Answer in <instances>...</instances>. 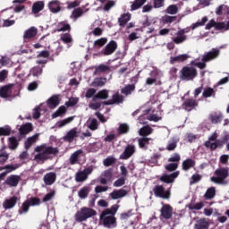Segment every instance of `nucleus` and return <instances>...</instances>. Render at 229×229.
Wrapping results in <instances>:
<instances>
[{
  "instance_id": "nucleus-25",
  "label": "nucleus",
  "mask_w": 229,
  "mask_h": 229,
  "mask_svg": "<svg viewBox=\"0 0 229 229\" xmlns=\"http://www.w3.org/2000/svg\"><path fill=\"white\" fill-rule=\"evenodd\" d=\"M20 181H21V177L19 175H10L5 180V183L10 187H17V185H19Z\"/></svg>"
},
{
  "instance_id": "nucleus-37",
  "label": "nucleus",
  "mask_w": 229,
  "mask_h": 229,
  "mask_svg": "<svg viewBox=\"0 0 229 229\" xmlns=\"http://www.w3.org/2000/svg\"><path fill=\"white\" fill-rule=\"evenodd\" d=\"M42 10H44V3L42 1L34 3L32 6L33 13H38V12H42Z\"/></svg>"
},
{
  "instance_id": "nucleus-35",
  "label": "nucleus",
  "mask_w": 229,
  "mask_h": 229,
  "mask_svg": "<svg viewBox=\"0 0 229 229\" xmlns=\"http://www.w3.org/2000/svg\"><path fill=\"white\" fill-rule=\"evenodd\" d=\"M196 165V162L192 159H186L182 162V169L183 171H189V169H191V167H194Z\"/></svg>"
},
{
  "instance_id": "nucleus-24",
  "label": "nucleus",
  "mask_w": 229,
  "mask_h": 229,
  "mask_svg": "<svg viewBox=\"0 0 229 229\" xmlns=\"http://www.w3.org/2000/svg\"><path fill=\"white\" fill-rule=\"evenodd\" d=\"M108 182H112V170H106L100 176L102 185H106Z\"/></svg>"
},
{
  "instance_id": "nucleus-6",
  "label": "nucleus",
  "mask_w": 229,
  "mask_h": 229,
  "mask_svg": "<svg viewBox=\"0 0 229 229\" xmlns=\"http://www.w3.org/2000/svg\"><path fill=\"white\" fill-rule=\"evenodd\" d=\"M198 76V71L196 68L191 66H185L181 71V78L185 80L186 81H191V80H194Z\"/></svg>"
},
{
  "instance_id": "nucleus-28",
  "label": "nucleus",
  "mask_w": 229,
  "mask_h": 229,
  "mask_svg": "<svg viewBox=\"0 0 229 229\" xmlns=\"http://www.w3.org/2000/svg\"><path fill=\"white\" fill-rule=\"evenodd\" d=\"M81 157H83V150L79 149L71 156L70 163L72 165H74V164H78V160H80Z\"/></svg>"
},
{
  "instance_id": "nucleus-19",
  "label": "nucleus",
  "mask_w": 229,
  "mask_h": 229,
  "mask_svg": "<svg viewBox=\"0 0 229 229\" xmlns=\"http://www.w3.org/2000/svg\"><path fill=\"white\" fill-rule=\"evenodd\" d=\"M116 49H117V43H115V41L109 42L104 49L105 56H109V55H113Z\"/></svg>"
},
{
  "instance_id": "nucleus-46",
  "label": "nucleus",
  "mask_w": 229,
  "mask_h": 229,
  "mask_svg": "<svg viewBox=\"0 0 229 229\" xmlns=\"http://www.w3.org/2000/svg\"><path fill=\"white\" fill-rule=\"evenodd\" d=\"M67 112V108L65 106H62L58 108V110L52 114L53 119H56V117H60V115H64Z\"/></svg>"
},
{
  "instance_id": "nucleus-49",
  "label": "nucleus",
  "mask_w": 229,
  "mask_h": 229,
  "mask_svg": "<svg viewBox=\"0 0 229 229\" xmlns=\"http://www.w3.org/2000/svg\"><path fill=\"white\" fill-rule=\"evenodd\" d=\"M208 21V18L207 16L203 17L200 21H197L191 25V30H196V28H199V26H205Z\"/></svg>"
},
{
  "instance_id": "nucleus-38",
  "label": "nucleus",
  "mask_w": 229,
  "mask_h": 229,
  "mask_svg": "<svg viewBox=\"0 0 229 229\" xmlns=\"http://www.w3.org/2000/svg\"><path fill=\"white\" fill-rule=\"evenodd\" d=\"M189 59V55L182 54L174 57H171V64H174V62H185V60Z\"/></svg>"
},
{
  "instance_id": "nucleus-36",
  "label": "nucleus",
  "mask_w": 229,
  "mask_h": 229,
  "mask_svg": "<svg viewBox=\"0 0 229 229\" xmlns=\"http://www.w3.org/2000/svg\"><path fill=\"white\" fill-rule=\"evenodd\" d=\"M209 120L214 124H217V123H221V121L223 120V114L217 113L211 114L209 115Z\"/></svg>"
},
{
  "instance_id": "nucleus-17",
  "label": "nucleus",
  "mask_w": 229,
  "mask_h": 229,
  "mask_svg": "<svg viewBox=\"0 0 229 229\" xmlns=\"http://www.w3.org/2000/svg\"><path fill=\"white\" fill-rule=\"evenodd\" d=\"M16 205L17 197L15 196L9 198L3 202V208H4V210H10L13 208V207H15Z\"/></svg>"
},
{
  "instance_id": "nucleus-30",
  "label": "nucleus",
  "mask_w": 229,
  "mask_h": 229,
  "mask_svg": "<svg viewBox=\"0 0 229 229\" xmlns=\"http://www.w3.org/2000/svg\"><path fill=\"white\" fill-rule=\"evenodd\" d=\"M21 135H28L30 131H33V125L31 123H25L19 129Z\"/></svg>"
},
{
  "instance_id": "nucleus-29",
  "label": "nucleus",
  "mask_w": 229,
  "mask_h": 229,
  "mask_svg": "<svg viewBox=\"0 0 229 229\" xmlns=\"http://www.w3.org/2000/svg\"><path fill=\"white\" fill-rule=\"evenodd\" d=\"M39 133L34 134L31 137H29L27 140L25 141V148L29 149V148H31L33 144H35L38 140Z\"/></svg>"
},
{
  "instance_id": "nucleus-7",
  "label": "nucleus",
  "mask_w": 229,
  "mask_h": 229,
  "mask_svg": "<svg viewBox=\"0 0 229 229\" xmlns=\"http://www.w3.org/2000/svg\"><path fill=\"white\" fill-rule=\"evenodd\" d=\"M37 205H40V199L37 198H31L23 202L21 206V210L19 211V214L22 216V214H27L30 210V207H36Z\"/></svg>"
},
{
  "instance_id": "nucleus-60",
  "label": "nucleus",
  "mask_w": 229,
  "mask_h": 229,
  "mask_svg": "<svg viewBox=\"0 0 229 229\" xmlns=\"http://www.w3.org/2000/svg\"><path fill=\"white\" fill-rule=\"evenodd\" d=\"M150 139L149 138H140L138 140L140 148H146V144L149 143Z\"/></svg>"
},
{
  "instance_id": "nucleus-2",
  "label": "nucleus",
  "mask_w": 229,
  "mask_h": 229,
  "mask_svg": "<svg viewBox=\"0 0 229 229\" xmlns=\"http://www.w3.org/2000/svg\"><path fill=\"white\" fill-rule=\"evenodd\" d=\"M228 176V168H218L215 171V176L211 177V182L217 185H228V181L226 180Z\"/></svg>"
},
{
  "instance_id": "nucleus-5",
  "label": "nucleus",
  "mask_w": 229,
  "mask_h": 229,
  "mask_svg": "<svg viewBox=\"0 0 229 229\" xmlns=\"http://www.w3.org/2000/svg\"><path fill=\"white\" fill-rule=\"evenodd\" d=\"M100 219L103 221V225L106 228H115L117 226L115 216L108 213V211H103L100 215Z\"/></svg>"
},
{
  "instance_id": "nucleus-56",
  "label": "nucleus",
  "mask_w": 229,
  "mask_h": 229,
  "mask_svg": "<svg viewBox=\"0 0 229 229\" xmlns=\"http://www.w3.org/2000/svg\"><path fill=\"white\" fill-rule=\"evenodd\" d=\"M19 165H6L2 169H4L7 174H10V173H13V171H15V169H18Z\"/></svg>"
},
{
  "instance_id": "nucleus-53",
  "label": "nucleus",
  "mask_w": 229,
  "mask_h": 229,
  "mask_svg": "<svg viewBox=\"0 0 229 229\" xmlns=\"http://www.w3.org/2000/svg\"><path fill=\"white\" fill-rule=\"evenodd\" d=\"M81 15H83V10H81V8H77L73 10L71 18L76 21V19H78V17H81Z\"/></svg>"
},
{
  "instance_id": "nucleus-8",
  "label": "nucleus",
  "mask_w": 229,
  "mask_h": 229,
  "mask_svg": "<svg viewBox=\"0 0 229 229\" xmlns=\"http://www.w3.org/2000/svg\"><path fill=\"white\" fill-rule=\"evenodd\" d=\"M92 171H94V166H89L82 171L78 172L75 174V181L78 182H85V180L89 178V174H92Z\"/></svg>"
},
{
  "instance_id": "nucleus-13",
  "label": "nucleus",
  "mask_w": 229,
  "mask_h": 229,
  "mask_svg": "<svg viewBox=\"0 0 229 229\" xmlns=\"http://www.w3.org/2000/svg\"><path fill=\"white\" fill-rule=\"evenodd\" d=\"M185 33H189V29H182L176 33V37L173 39L174 44H182L187 40Z\"/></svg>"
},
{
  "instance_id": "nucleus-16",
  "label": "nucleus",
  "mask_w": 229,
  "mask_h": 229,
  "mask_svg": "<svg viewBox=\"0 0 229 229\" xmlns=\"http://www.w3.org/2000/svg\"><path fill=\"white\" fill-rule=\"evenodd\" d=\"M38 33V29H37L36 27H30L24 31L23 38L24 40H30V38H35Z\"/></svg>"
},
{
  "instance_id": "nucleus-11",
  "label": "nucleus",
  "mask_w": 229,
  "mask_h": 229,
  "mask_svg": "<svg viewBox=\"0 0 229 229\" xmlns=\"http://www.w3.org/2000/svg\"><path fill=\"white\" fill-rule=\"evenodd\" d=\"M156 196L162 198L163 199H169L171 193L169 191H165L163 186H156L154 189Z\"/></svg>"
},
{
  "instance_id": "nucleus-45",
  "label": "nucleus",
  "mask_w": 229,
  "mask_h": 229,
  "mask_svg": "<svg viewBox=\"0 0 229 229\" xmlns=\"http://www.w3.org/2000/svg\"><path fill=\"white\" fill-rule=\"evenodd\" d=\"M133 90H135V85L130 84L122 89V94H124L125 96H130V94H131Z\"/></svg>"
},
{
  "instance_id": "nucleus-34",
  "label": "nucleus",
  "mask_w": 229,
  "mask_h": 229,
  "mask_svg": "<svg viewBox=\"0 0 229 229\" xmlns=\"http://www.w3.org/2000/svg\"><path fill=\"white\" fill-rule=\"evenodd\" d=\"M96 99H108V90L102 89V90L98 91V94H96L93 97V101H95Z\"/></svg>"
},
{
  "instance_id": "nucleus-48",
  "label": "nucleus",
  "mask_w": 229,
  "mask_h": 229,
  "mask_svg": "<svg viewBox=\"0 0 229 229\" xmlns=\"http://www.w3.org/2000/svg\"><path fill=\"white\" fill-rule=\"evenodd\" d=\"M216 13L217 15H223V13H229V8L226 5L222 4L216 8Z\"/></svg>"
},
{
  "instance_id": "nucleus-39",
  "label": "nucleus",
  "mask_w": 229,
  "mask_h": 229,
  "mask_svg": "<svg viewBox=\"0 0 229 229\" xmlns=\"http://www.w3.org/2000/svg\"><path fill=\"white\" fill-rule=\"evenodd\" d=\"M165 12L168 15H176V13H178V5L171 4L165 9Z\"/></svg>"
},
{
  "instance_id": "nucleus-52",
  "label": "nucleus",
  "mask_w": 229,
  "mask_h": 229,
  "mask_svg": "<svg viewBox=\"0 0 229 229\" xmlns=\"http://www.w3.org/2000/svg\"><path fill=\"white\" fill-rule=\"evenodd\" d=\"M148 0H136L131 6V10H139Z\"/></svg>"
},
{
  "instance_id": "nucleus-55",
  "label": "nucleus",
  "mask_w": 229,
  "mask_h": 229,
  "mask_svg": "<svg viewBox=\"0 0 229 229\" xmlns=\"http://www.w3.org/2000/svg\"><path fill=\"white\" fill-rule=\"evenodd\" d=\"M118 131L121 134L128 133L130 131V126L126 123H122L118 128Z\"/></svg>"
},
{
  "instance_id": "nucleus-12",
  "label": "nucleus",
  "mask_w": 229,
  "mask_h": 229,
  "mask_svg": "<svg viewBox=\"0 0 229 229\" xmlns=\"http://www.w3.org/2000/svg\"><path fill=\"white\" fill-rule=\"evenodd\" d=\"M163 207L161 208V216L164 219H171L173 217V207L168 204L162 203Z\"/></svg>"
},
{
  "instance_id": "nucleus-62",
  "label": "nucleus",
  "mask_w": 229,
  "mask_h": 229,
  "mask_svg": "<svg viewBox=\"0 0 229 229\" xmlns=\"http://www.w3.org/2000/svg\"><path fill=\"white\" fill-rule=\"evenodd\" d=\"M78 101H80V98H71L69 101L65 103V106H74V105H78Z\"/></svg>"
},
{
  "instance_id": "nucleus-54",
  "label": "nucleus",
  "mask_w": 229,
  "mask_h": 229,
  "mask_svg": "<svg viewBox=\"0 0 229 229\" xmlns=\"http://www.w3.org/2000/svg\"><path fill=\"white\" fill-rule=\"evenodd\" d=\"M30 74L36 78H38L42 74V69L39 66H36L30 70Z\"/></svg>"
},
{
  "instance_id": "nucleus-41",
  "label": "nucleus",
  "mask_w": 229,
  "mask_h": 229,
  "mask_svg": "<svg viewBox=\"0 0 229 229\" xmlns=\"http://www.w3.org/2000/svg\"><path fill=\"white\" fill-rule=\"evenodd\" d=\"M13 64V63L12 62V60H10V58L2 56V58L0 59V69L1 67H12Z\"/></svg>"
},
{
  "instance_id": "nucleus-32",
  "label": "nucleus",
  "mask_w": 229,
  "mask_h": 229,
  "mask_svg": "<svg viewBox=\"0 0 229 229\" xmlns=\"http://www.w3.org/2000/svg\"><path fill=\"white\" fill-rule=\"evenodd\" d=\"M208 221L207 219L202 218L196 222L194 225V229H208Z\"/></svg>"
},
{
  "instance_id": "nucleus-3",
  "label": "nucleus",
  "mask_w": 229,
  "mask_h": 229,
  "mask_svg": "<svg viewBox=\"0 0 229 229\" xmlns=\"http://www.w3.org/2000/svg\"><path fill=\"white\" fill-rule=\"evenodd\" d=\"M96 214L97 212L95 209L86 207L81 208V210L75 214V221L78 223H83V221H87L88 219H90V217H94Z\"/></svg>"
},
{
  "instance_id": "nucleus-42",
  "label": "nucleus",
  "mask_w": 229,
  "mask_h": 229,
  "mask_svg": "<svg viewBox=\"0 0 229 229\" xmlns=\"http://www.w3.org/2000/svg\"><path fill=\"white\" fill-rule=\"evenodd\" d=\"M216 196V188L210 187L207 190L204 198L206 199H212Z\"/></svg>"
},
{
  "instance_id": "nucleus-61",
  "label": "nucleus",
  "mask_w": 229,
  "mask_h": 229,
  "mask_svg": "<svg viewBox=\"0 0 229 229\" xmlns=\"http://www.w3.org/2000/svg\"><path fill=\"white\" fill-rule=\"evenodd\" d=\"M10 148L15 149L19 146V141L14 137L9 138Z\"/></svg>"
},
{
  "instance_id": "nucleus-58",
  "label": "nucleus",
  "mask_w": 229,
  "mask_h": 229,
  "mask_svg": "<svg viewBox=\"0 0 229 229\" xmlns=\"http://www.w3.org/2000/svg\"><path fill=\"white\" fill-rule=\"evenodd\" d=\"M43 106H44V104H41L39 106L34 108L33 110L34 119H38V117H40V110H42Z\"/></svg>"
},
{
  "instance_id": "nucleus-10",
  "label": "nucleus",
  "mask_w": 229,
  "mask_h": 229,
  "mask_svg": "<svg viewBox=\"0 0 229 229\" xmlns=\"http://www.w3.org/2000/svg\"><path fill=\"white\" fill-rule=\"evenodd\" d=\"M47 7L52 13H60L62 12V3L60 0H51L48 2Z\"/></svg>"
},
{
  "instance_id": "nucleus-23",
  "label": "nucleus",
  "mask_w": 229,
  "mask_h": 229,
  "mask_svg": "<svg viewBox=\"0 0 229 229\" xmlns=\"http://www.w3.org/2000/svg\"><path fill=\"white\" fill-rule=\"evenodd\" d=\"M43 182L47 185H53V183H55V182H56V174H55L53 172L46 174L43 177Z\"/></svg>"
},
{
  "instance_id": "nucleus-63",
  "label": "nucleus",
  "mask_w": 229,
  "mask_h": 229,
  "mask_svg": "<svg viewBox=\"0 0 229 229\" xmlns=\"http://www.w3.org/2000/svg\"><path fill=\"white\" fill-rule=\"evenodd\" d=\"M181 159L182 157H180V154L174 153L170 157V158L168 159V162H175V164H178V162H180Z\"/></svg>"
},
{
  "instance_id": "nucleus-50",
  "label": "nucleus",
  "mask_w": 229,
  "mask_h": 229,
  "mask_svg": "<svg viewBox=\"0 0 229 229\" xmlns=\"http://www.w3.org/2000/svg\"><path fill=\"white\" fill-rule=\"evenodd\" d=\"M176 144H178V140L174 138H173L172 140H170L168 141V145L166 147V149L168 151H174V149H176Z\"/></svg>"
},
{
  "instance_id": "nucleus-26",
  "label": "nucleus",
  "mask_w": 229,
  "mask_h": 229,
  "mask_svg": "<svg viewBox=\"0 0 229 229\" xmlns=\"http://www.w3.org/2000/svg\"><path fill=\"white\" fill-rule=\"evenodd\" d=\"M180 172H174L172 174H165L161 177V182H165V183H173L175 178H178Z\"/></svg>"
},
{
  "instance_id": "nucleus-31",
  "label": "nucleus",
  "mask_w": 229,
  "mask_h": 229,
  "mask_svg": "<svg viewBox=\"0 0 229 229\" xmlns=\"http://www.w3.org/2000/svg\"><path fill=\"white\" fill-rule=\"evenodd\" d=\"M74 121V116H70L66 119L56 122L55 128H64V126H67V124H71Z\"/></svg>"
},
{
  "instance_id": "nucleus-47",
  "label": "nucleus",
  "mask_w": 229,
  "mask_h": 229,
  "mask_svg": "<svg viewBox=\"0 0 229 229\" xmlns=\"http://www.w3.org/2000/svg\"><path fill=\"white\" fill-rule=\"evenodd\" d=\"M216 30H224V31H228V30H229V21H228L216 22Z\"/></svg>"
},
{
  "instance_id": "nucleus-9",
  "label": "nucleus",
  "mask_w": 229,
  "mask_h": 229,
  "mask_svg": "<svg viewBox=\"0 0 229 229\" xmlns=\"http://www.w3.org/2000/svg\"><path fill=\"white\" fill-rule=\"evenodd\" d=\"M216 139H217V132H214L209 138L208 140H207L205 142V146L206 148H209V149H216V148H219V146H221V140H216V142H214V140H216Z\"/></svg>"
},
{
  "instance_id": "nucleus-57",
  "label": "nucleus",
  "mask_w": 229,
  "mask_h": 229,
  "mask_svg": "<svg viewBox=\"0 0 229 229\" xmlns=\"http://www.w3.org/2000/svg\"><path fill=\"white\" fill-rule=\"evenodd\" d=\"M12 133V129L9 126L0 127V136H8Z\"/></svg>"
},
{
  "instance_id": "nucleus-18",
  "label": "nucleus",
  "mask_w": 229,
  "mask_h": 229,
  "mask_svg": "<svg viewBox=\"0 0 229 229\" xmlns=\"http://www.w3.org/2000/svg\"><path fill=\"white\" fill-rule=\"evenodd\" d=\"M128 191L124 189L114 190L109 194L110 198L113 199H121V198L126 197Z\"/></svg>"
},
{
  "instance_id": "nucleus-15",
  "label": "nucleus",
  "mask_w": 229,
  "mask_h": 229,
  "mask_svg": "<svg viewBox=\"0 0 229 229\" xmlns=\"http://www.w3.org/2000/svg\"><path fill=\"white\" fill-rule=\"evenodd\" d=\"M133 153H135V146L128 145L124 151L120 155V158L122 160H128V158L133 156Z\"/></svg>"
},
{
  "instance_id": "nucleus-51",
  "label": "nucleus",
  "mask_w": 229,
  "mask_h": 229,
  "mask_svg": "<svg viewBox=\"0 0 229 229\" xmlns=\"http://www.w3.org/2000/svg\"><path fill=\"white\" fill-rule=\"evenodd\" d=\"M131 18V16L130 15V13L122 15L118 20L120 26H124V24H126V22H128Z\"/></svg>"
},
{
  "instance_id": "nucleus-20",
  "label": "nucleus",
  "mask_w": 229,
  "mask_h": 229,
  "mask_svg": "<svg viewBox=\"0 0 229 229\" xmlns=\"http://www.w3.org/2000/svg\"><path fill=\"white\" fill-rule=\"evenodd\" d=\"M13 88V84H8L0 88V98H10V94H12Z\"/></svg>"
},
{
  "instance_id": "nucleus-22",
  "label": "nucleus",
  "mask_w": 229,
  "mask_h": 229,
  "mask_svg": "<svg viewBox=\"0 0 229 229\" xmlns=\"http://www.w3.org/2000/svg\"><path fill=\"white\" fill-rule=\"evenodd\" d=\"M123 101H124L123 95H119V93H116L113 95L112 99L107 100L104 103V105H119L120 103H123Z\"/></svg>"
},
{
  "instance_id": "nucleus-64",
  "label": "nucleus",
  "mask_w": 229,
  "mask_h": 229,
  "mask_svg": "<svg viewBox=\"0 0 229 229\" xmlns=\"http://www.w3.org/2000/svg\"><path fill=\"white\" fill-rule=\"evenodd\" d=\"M89 130H92L94 131L98 128V120L96 119L89 120Z\"/></svg>"
},
{
  "instance_id": "nucleus-4",
  "label": "nucleus",
  "mask_w": 229,
  "mask_h": 229,
  "mask_svg": "<svg viewBox=\"0 0 229 229\" xmlns=\"http://www.w3.org/2000/svg\"><path fill=\"white\" fill-rule=\"evenodd\" d=\"M219 49L217 48H213L211 51L208 52L206 55H203L202 57V62L204 63H197L195 65L199 67V69H205L207 67V64L205 62H210L211 60H216L217 56H219Z\"/></svg>"
},
{
  "instance_id": "nucleus-33",
  "label": "nucleus",
  "mask_w": 229,
  "mask_h": 229,
  "mask_svg": "<svg viewBox=\"0 0 229 229\" xmlns=\"http://www.w3.org/2000/svg\"><path fill=\"white\" fill-rule=\"evenodd\" d=\"M89 192H90V187L84 186L78 191V196L81 199H85L89 196Z\"/></svg>"
},
{
  "instance_id": "nucleus-14",
  "label": "nucleus",
  "mask_w": 229,
  "mask_h": 229,
  "mask_svg": "<svg viewBox=\"0 0 229 229\" xmlns=\"http://www.w3.org/2000/svg\"><path fill=\"white\" fill-rule=\"evenodd\" d=\"M80 135V130L78 128H73L66 132V135L64 136V140L66 142H72L76 137Z\"/></svg>"
},
{
  "instance_id": "nucleus-44",
  "label": "nucleus",
  "mask_w": 229,
  "mask_h": 229,
  "mask_svg": "<svg viewBox=\"0 0 229 229\" xmlns=\"http://www.w3.org/2000/svg\"><path fill=\"white\" fill-rule=\"evenodd\" d=\"M203 98H212L216 96V90L212 88H206L202 93Z\"/></svg>"
},
{
  "instance_id": "nucleus-40",
  "label": "nucleus",
  "mask_w": 229,
  "mask_h": 229,
  "mask_svg": "<svg viewBox=\"0 0 229 229\" xmlns=\"http://www.w3.org/2000/svg\"><path fill=\"white\" fill-rule=\"evenodd\" d=\"M153 133V129L149 126H145L140 129L139 135H141L142 137H146V135H151Z\"/></svg>"
},
{
  "instance_id": "nucleus-43",
  "label": "nucleus",
  "mask_w": 229,
  "mask_h": 229,
  "mask_svg": "<svg viewBox=\"0 0 229 229\" xmlns=\"http://www.w3.org/2000/svg\"><path fill=\"white\" fill-rule=\"evenodd\" d=\"M106 83V78H96L92 82V87H103Z\"/></svg>"
},
{
  "instance_id": "nucleus-1",
  "label": "nucleus",
  "mask_w": 229,
  "mask_h": 229,
  "mask_svg": "<svg viewBox=\"0 0 229 229\" xmlns=\"http://www.w3.org/2000/svg\"><path fill=\"white\" fill-rule=\"evenodd\" d=\"M35 152L37 154L34 157V160L38 162V164H44L46 160H49L53 155L58 153V148L43 144L37 146L35 148Z\"/></svg>"
},
{
  "instance_id": "nucleus-21",
  "label": "nucleus",
  "mask_w": 229,
  "mask_h": 229,
  "mask_svg": "<svg viewBox=\"0 0 229 229\" xmlns=\"http://www.w3.org/2000/svg\"><path fill=\"white\" fill-rule=\"evenodd\" d=\"M47 106L50 107L52 110L56 108L60 105V96L55 95L48 98L47 101Z\"/></svg>"
},
{
  "instance_id": "nucleus-27",
  "label": "nucleus",
  "mask_w": 229,
  "mask_h": 229,
  "mask_svg": "<svg viewBox=\"0 0 229 229\" xmlns=\"http://www.w3.org/2000/svg\"><path fill=\"white\" fill-rule=\"evenodd\" d=\"M198 105V101H196V99L194 98H189L188 100H186L182 106L184 108V110H187L188 112H191V110H193L194 107Z\"/></svg>"
},
{
  "instance_id": "nucleus-59",
  "label": "nucleus",
  "mask_w": 229,
  "mask_h": 229,
  "mask_svg": "<svg viewBox=\"0 0 229 229\" xmlns=\"http://www.w3.org/2000/svg\"><path fill=\"white\" fill-rule=\"evenodd\" d=\"M107 42V39L106 38H102L100 39H98L94 42L95 47H103L104 45H106Z\"/></svg>"
}]
</instances>
